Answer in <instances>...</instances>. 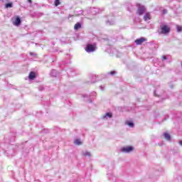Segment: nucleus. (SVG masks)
Wrapping results in <instances>:
<instances>
[{"mask_svg": "<svg viewBox=\"0 0 182 182\" xmlns=\"http://www.w3.org/2000/svg\"><path fill=\"white\" fill-rule=\"evenodd\" d=\"M146 41H147L146 38L141 37V38H140L139 39H136L135 41V43L136 45H141V43H143L144 42H146Z\"/></svg>", "mask_w": 182, "mask_h": 182, "instance_id": "nucleus-5", "label": "nucleus"}, {"mask_svg": "<svg viewBox=\"0 0 182 182\" xmlns=\"http://www.w3.org/2000/svg\"><path fill=\"white\" fill-rule=\"evenodd\" d=\"M55 6H58V5H60V1L59 0H55Z\"/></svg>", "mask_w": 182, "mask_h": 182, "instance_id": "nucleus-14", "label": "nucleus"}, {"mask_svg": "<svg viewBox=\"0 0 182 182\" xmlns=\"http://www.w3.org/2000/svg\"><path fill=\"white\" fill-rule=\"evenodd\" d=\"M126 124H127V126H129V127H134V124L133 122H127Z\"/></svg>", "mask_w": 182, "mask_h": 182, "instance_id": "nucleus-13", "label": "nucleus"}, {"mask_svg": "<svg viewBox=\"0 0 182 182\" xmlns=\"http://www.w3.org/2000/svg\"><path fill=\"white\" fill-rule=\"evenodd\" d=\"M176 29L178 32H181L182 31V26H177Z\"/></svg>", "mask_w": 182, "mask_h": 182, "instance_id": "nucleus-15", "label": "nucleus"}, {"mask_svg": "<svg viewBox=\"0 0 182 182\" xmlns=\"http://www.w3.org/2000/svg\"><path fill=\"white\" fill-rule=\"evenodd\" d=\"M97 9H95V11L97 12Z\"/></svg>", "mask_w": 182, "mask_h": 182, "instance_id": "nucleus-24", "label": "nucleus"}, {"mask_svg": "<svg viewBox=\"0 0 182 182\" xmlns=\"http://www.w3.org/2000/svg\"><path fill=\"white\" fill-rule=\"evenodd\" d=\"M133 146H126L121 149V151H122V153H130L131 151H133Z\"/></svg>", "mask_w": 182, "mask_h": 182, "instance_id": "nucleus-3", "label": "nucleus"}, {"mask_svg": "<svg viewBox=\"0 0 182 182\" xmlns=\"http://www.w3.org/2000/svg\"><path fill=\"white\" fill-rule=\"evenodd\" d=\"M179 144H180L181 146H182V141H179Z\"/></svg>", "mask_w": 182, "mask_h": 182, "instance_id": "nucleus-21", "label": "nucleus"}, {"mask_svg": "<svg viewBox=\"0 0 182 182\" xmlns=\"http://www.w3.org/2000/svg\"><path fill=\"white\" fill-rule=\"evenodd\" d=\"M13 24L15 26H19V25H21V18H19V16H16L15 21L13 22Z\"/></svg>", "mask_w": 182, "mask_h": 182, "instance_id": "nucleus-6", "label": "nucleus"}, {"mask_svg": "<svg viewBox=\"0 0 182 182\" xmlns=\"http://www.w3.org/2000/svg\"><path fill=\"white\" fill-rule=\"evenodd\" d=\"M75 144H77V146H80V144H82V141H80V139H75L74 141Z\"/></svg>", "mask_w": 182, "mask_h": 182, "instance_id": "nucleus-12", "label": "nucleus"}, {"mask_svg": "<svg viewBox=\"0 0 182 182\" xmlns=\"http://www.w3.org/2000/svg\"><path fill=\"white\" fill-rule=\"evenodd\" d=\"M151 18V16H150V14H149V13L146 14L144 15V21H150Z\"/></svg>", "mask_w": 182, "mask_h": 182, "instance_id": "nucleus-10", "label": "nucleus"}, {"mask_svg": "<svg viewBox=\"0 0 182 182\" xmlns=\"http://www.w3.org/2000/svg\"><path fill=\"white\" fill-rule=\"evenodd\" d=\"M84 156H90V152L89 151H85L83 153Z\"/></svg>", "mask_w": 182, "mask_h": 182, "instance_id": "nucleus-17", "label": "nucleus"}, {"mask_svg": "<svg viewBox=\"0 0 182 182\" xmlns=\"http://www.w3.org/2000/svg\"><path fill=\"white\" fill-rule=\"evenodd\" d=\"M164 14H167V10H164Z\"/></svg>", "mask_w": 182, "mask_h": 182, "instance_id": "nucleus-20", "label": "nucleus"}, {"mask_svg": "<svg viewBox=\"0 0 182 182\" xmlns=\"http://www.w3.org/2000/svg\"><path fill=\"white\" fill-rule=\"evenodd\" d=\"M6 8H12V3H9L6 4Z\"/></svg>", "mask_w": 182, "mask_h": 182, "instance_id": "nucleus-16", "label": "nucleus"}, {"mask_svg": "<svg viewBox=\"0 0 182 182\" xmlns=\"http://www.w3.org/2000/svg\"><path fill=\"white\" fill-rule=\"evenodd\" d=\"M109 73H110V75H114V73H116V72L115 71H112Z\"/></svg>", "mask_w": 182, "mask_h": 182, "instance_id": "nucleus-19", "label": "nucleus"}, {"mask_svg": "<svg viewBox=\"0 0 182 182\" xmlns=\"http://www.w3.org/2000/svg\"><path fill=\"white\" fill-rule=\"evenodd\" d=\"M35 77H36V74L34 72H31L28 75V78L31 80H33V79H35Z\"/></svg>", "mask_w": 182, "mask_h": 182, "instance_id": "nucleus-7", "label": "nucleus"}, {"mask_svg": "<svg viewBox=\"0 0 182 182\" xmlns=\"http://www.w3.org/2000/svg\"><path fill=\"white\" fill-rule=\"evenodd\" d=\"M28 2H30V4H32V0H28Z\"/></svg>", "mask_w": 182, "mask_h": 182, "instance_id": "nucleus-22", "label": "nucleus"}, {"mask_svg": "<svg viewBox=\"0 0 182 182\" xmlns=\"http://www.w3.org/2000/svg\"><path fill=\"white\" fill-rule=\"evenodd\" d=\"M170 32V27L168 26H161V31L159 33H162L163 35H167Z\"/></svg>", "mask_w": 182, "mask_h": 182, "instance_id": "nucleus-2", "label": "nucleus"}, {"mask_svg": "<svg viewBox=\"0 0 182 182\" xmlns=\"http://www.w3.org/2000/svg\"><path fill=\"white\" fill-rule=\"evenodd\" d=\"M112 117V112H107L105 114V116L103 117V119H111Z\"/></svg>", "mask_w": 182, "mask_h": 182, "instance_id": "nucleus-9", "label": "nucleus"}, {"mask_svg": "<svg viewBox=\"0 0 182 182\" xmlns=\"http://www.w3.org/2000/svg\"><path fill=\"white\" fill-rule=\"evenodd\" d=\"M97 49L96 44H87L85 47V50L87 53H91V52H95Z\"/></svg>", "mask_w": 182, "mask_h": 182, "instance_id": "nucleus-1", "label": "nucleus"}, {"mask_svg": "<svg viewBox=\"0 0 182 182\" xmlns=\"http://www.w3.org/2000/svg\"><path fill=\"white\" fill-rule=\"evenodd\" d=\"M164 136L166 139V140H168V141H170V140H171V136H170V134L167 132H165L164 134Z\"/></svg>", "mask_w": 182, "mask_h": 182, "instance_id": "nucleus-8", "label": "nucleus"}, {"mask_svg": "<svg viewBox=\"0 0 182 182\" xmlns=\"http://www.w3.org/2000/svg\"><path fill=\"white\" fill-rule=\"evenodd\" d=\"M100 88H101V89H102V88H103V87L100 86Z\"/></svg>", "mask_w": 182, "mask_h": 182, "instance_id": "nucleus-25", "label": "nucleus"}, {"mask_svg": "<svg viewBox=\"0 0 182 182\" xmlns=\"http://www.w3.org/2000/svg\"><path fill=\"white\" fill-rule=\"evenodd\" d=\"M162 59H163V60H166V59H167V57H166L165 55H164V56L162 57Z\"/></svg>", "mask_w": 182, "mask_h": 182, "instance_id": "nucleus-18", "label": "nucleus"}, {"mask_svg": "<svg viewBox=\"0 0 182 182\" xmlns=\"http://www.w3.org/2000/svg\"><path fill=\"white\" fill-rule=\"evenodd\" d=\"M146 11V8H144V6H139L138 8L137 14L138 15H143L144 12Z\"/></svg>", "mask_w": 182, "mask_h": 182, "instance_id": "nucleus-4", "label": "nucleus"}, {"mask_svg": "<svg viewBox=\"0 0 182 182\" xmlns=\"http://www.w3.org/2000/svg\"><path fill=\"white\" fill-rule=\"evenodd\" d=\"M55 72H56V71H55V70H53V71H52V73H55Z\"/></svg>", "mask_w": 182, "mask_h": 182, "instance_id": "nucleus-23", "label": "nucleus"}, {"mask_svg": "<svg viewBox=\"0 0 182 182\" xmlns=\"http://www.w3.org/2000/svg\"><path fill=\"white\" fill-rule=\"evenodd\" d=\"M81 28H82V24H80V23H77L74 26V29L75 30L80 29Z\"/></svg>", "mask_w": 182, "mask_h": 182, "instance_id": "nucleus-11", "label": "nucleus"}]
</instances>
